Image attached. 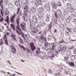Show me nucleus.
I'll use <instances>...</instances> for the list:
<instances>
[{
    "label": "nucleus",
    "instance_id": "3",
    "mask_svg": "<svg viewBox=\"0 0 76 76\" xmlns=\"http://www.w3.org/2000/svg\"><path fill=\"white\" fill-rule=\"evenodd\" d=\"M36 38H37V39H39V40L38 41L39 42H41V43H44V42H46V38L44 37L43 36H41L39 38L38 37V36H37L36 37Z\"/></svg>",
    "mask_w": 76,
    "mask_h": 76
},
{
    "label": "nucleus",
    "instance_id": "16",
    "mask_svg": "<svg viewBox=\"0 0 76 76\" xmlns=\"http://www.w3.org/2000/svg\"><path fill=\"white\" fill-rule=\"evenodd\" d=\"M5 21L7 22L8 25H9V16L8 15L6 17V18L5 20Z\"/></svg>",
    "mask_w": 76,
    "mask_h": 76
},
{
    "label": "nucleus",
    "instance_id": "51",
    "mask_svg": "<svg viewBox=\"0 0 76 76\" xmlns=\"http://www.w3.org/2000/svg\"><path fill=\"white\" fill-rule=\"evenodd\" d=\"M15 16H16V14L14 13L13 14V15L12 16V18H15Z\"/></svg>",
    "mask_w": 76,
    "mask_h": 76
},
{
    "label": "nucleus",
    "instance_id": "34",
    "mask_svg": "<svg viewBox=\"0 0 76 76\" xmlns=\"http://www.w3.org/2000/svg\"><path fill=\"white\" fill-rule=\"evenodd\" d=\"M0 13L1 14V16H2V17H4V15L3 14V13H4V12L3 11V10H1L0 11Z\"/></svg>",
    "mask_w": 76,
    "mask_h": 76
},
{
    "label": "nucleus",
    "instance_id": "60",
    "mask_svg": "<svg viewBox=\"0 0 76 76\" xmlns=\"http://www.w3.org/2000/svg\"><path fill=\"white\" fill-rule=\"evenodd\" d=\"M73 31L74 32H76V26L74 29Z\"/></svg>",
    "mask_w": 76,
    "mask_h": 76
},
{
    "label": "nucleus",
    "instance_id": "64",
    "mask_svg": "<svg viewBox=\"0 0 76 76\" xmlns=\"http://www.w3.org/2000/svg\"><path fill=\"white\" fill-rule=\"evenodd\" d=\"M25 36L26 37V38L27 39L28 38V35L25 34Z\"/></svg>",
    "mask_w": 76,
    "mask_h": 76
},
{
    "label": "nucleus",
    "instance_id": "5",
    "mask_svg": "<svg viewBox=\"0 0 76 76\" xmlns=\"http://www.w3.org/2000/svg\"><path fill=\"white\" fill-rule=\"evenodd\" d=\"M41 29V27H40V25H38L36 28H34V31H32V33L33 34H36L37 33L38 31H40V29Z\"/></svg>",
    "mask_w": 76,
    "mask_h": 76
},
{
    "label": "nucleus",
    "instance_id": "14",
    "mask_svg": "<svg viewBox=\"0 0 76 76\" xmlns=\"http://www.w3.org/2000/svg\"><path fill=\"white\" fill-rule=\"evenodd\" d=\"M32 20L34 25H35L37 24V18H34V17H33L32 18Z\"/></svg>",
    "mask_w": 76,
    "mask_h": 76
},
{
    "label": "nucleus",
    "instance_id": "24",
    "mask_svg": "<svg viewBox=\"0 0 76 76\" xmlns=\"http://www.w3.org/2000/svg\"><path fill=\"white\" fill-rule=\"evenodd\" d=\"M19 45L20 47V48H23L24 51L26 50L25 49V48L24 47V46H23L21 45L20 44H19Z\"/></svg>",
    "mask_w": 76,
    "mask_h": 76
},
{
    "label": "nucleus",
    "instance_id": "19",
    "mask_svg": "<svg viewBox=\"0 0 76 76\" xmlns=\"http://www.w3.org/2000/svg\"><path fill=\"white\" fill-rule=\"evenodd\" d=\"M10 14V13H9V12L8 11V10L7 9H5V15H8L9 16Z\"/></svg>",
    "mask_w": 76,
    "mask_h": 76
},
{
    "label": "nucleus",
    "instance_id": "39",
    "mask_svg": "<svg viewBox=\"0 0 76 76\" xmlns=\"http://www.w3.org/2000/svg\"><path fill=\"white\" fill-rule=\"evenodd\" d=\"M11 47L12 49V50H16V48L13 46L11 45Z\"/></svg>",
    "mask_w": 76,
    "mask_h": 76
},
{
    "label": "nucleus",
    "instance_id": "17",
    "mask_svg": "<svg viewBox=\"0 0 76 76\" xmlns=\"http://www.w3.org/2000/svg\"><path fill=\"white\" fill-rule=\"evenodd\" d=\"M69 13V11L67 9H65L64 12V14L65 15H67Z\"/></svg>",
    "mask_w": 76,
    "mask_h": 76
},
{
    "label": "nucleus",
    "instance_id": "9",
    "mask_svg": "<svg viewBox=\"0 0 76 76\" xmlns=\"http://www.w3.org/2000/svg\"><path fill=\"white\" fill-rule=\"evenodd\" d=\"M30 47L31 48V50L32 51H34L35 50V47L34 46V42H32L30 44Z\"/></svg>",
    "mask_w": 76,
    "mask_h": 76
},
{
    "label": "nucleus",
    "instance_id": "7",
    "mask_svg": "<svg viewBox=\"0 0 76 76\" xmlns=\"http://www.w3.org/2000/svg\"><path fill=\"white\" fill-rule=\"evenodd\" d=\"M66 49H67V48L66 47H64L61 48V49L59 50H58V52L61 54H63V53H64V52L66 51Z\"/></svg>",
    "mask_w": 76,
    "mask_h": 76
},
{
    "label": "nucleus",
    "instance_id": "40",
    "mask_svg": "<svg viewBox=\"0 0 76 76\" xmlns=\"http://www.w3.org/2000/svg\"><path fill=\"white\" fill-rule=\"evenodd\" d=\"M12 51L13 53L14 54H15V53H16V49H14L12 50Z\"/></svg>",
    "mask_w": 76,
    "mask_h": 76
},
{
    "label": "nucleus",
    "instance_id": "27",
    "mask_svg": "<svg viewBox=\"0 0 76 76\" xmlns=\"http://www.w3.org/2000/svg\"><path fill=\"white\" fill-rule=\"evenodd\" d=\"M4 39L5 40V42L6 44V45H8V42L7 41V38L6 39Z\"/></svg>",
    "mask_w": 76,
    "mask_h": 76
},
{
    "label": "nucleus",
    "instance_id": "48",
    "mask_svg": "<svg viewBox=\"0 0 76 76\" xmlns=\"http://www.w3.org/2000/svg\"><path fill=\"white\" fill-rule=\"evenodd\" d=\"M64 42V40H61L60 42H58V43L59 44H61V43H63V42Z\"/></svg>",
    "mask_w": 76,
    "mask_h": 76
},
{
    "label": "nucleus",
    "instance_id": "61",
    "mask_svg": "<svg viewBox=\"0 0 76 76\" xmlns=\"http://www.w3.org/2000/svg\"><path fill=\"white\" fill-rule=\"evenodd\" d=\"M0 72H1V73H6V72L3 71H1Z\"/></svg>",
    "mask_w": 76,
    "mask_h": 76
},
{
    "label": "nucleus",
    "instance_id": "26",
    "mask_svg": "<svg viewBox=\"0 0 76 76\" xmlns=\"http://www.w3.org/2000/svg\"><path fill=\"white\" fill-rule=\"evenodd\" d=\"M66 30L68 31L69 32H72V29L71 28H66Z\"/></svg>",
    "mask_w": 76,
    "mask_h": 76
},
{
    "label": "nucleus",
    "instance_id": "35",
    "mask_svg": "<svg viewBox=\"0 0 76 76\" xmlns=\"http://www.w3.org/2000/svg\"><path fill=\"white\" fill-rule=\"evenodd\" d=\"M0 45H3V40L2 39H1L0 40Z\"/></svg>",
    "mask_w": 76,
    "mask_h": 76
},
{
    "label": "nucleus",
    "instance_id": "62",
    "mask_svg": "<svg viewBox=\"0 0 76 76\" xmlns=\"http://www.w3.org/2000/svg\"><path fill=\"white\" fill-rule=\"evenodd\" d=\"M20 9V8H19L18 9V10H17V13H18L19 12V10Z\"/></svg>",
    "mask_w": 76,
    "mask_h": 76
},
{
    "label": "nucleus",
    "instance_id": "37",
    "mask_svg": "<svg viewBox=\"0 0 76 76\" xmlns=\"http://www.w3.org/2000/svg\"><path fill=\"white\" fill-rule=\"evenodd\" d=\"M56 47H55V46H53L52 48L50 50H52V51H53L54 50H56Z\"/></svg>",
    "mask_w": 76,
    "mask_h": 76
},
{
    "label": "nucleus",
    "instance_id": "47",
    "mask_svg": "<svg viewBox=\"0 0 76 76\" xmlns=\"http://www.w3.org/2000/svg\"><path fill=\"white\" fill-rule=\"evenodd\" d=\"M70 6H71V4H70V3H68L67 4V6L68 7H70Z\"/></svg>",
    "mask_w": 76,
    "mask_h": 76
},
{
    "label": "nucleus",
    "instance_id": "1",
    "mask_svg": "<svg viewBox=\"0 0 76 76\" xmlns=\"http://www.w3.org/2000/svg\"><path fill=\"white\" fill-rule=\"evenodd\" d=\"M28 12V7L27 6H26L25 7L24 9V14L23 17L24 19V20H27L28 19V14H27V13Z\"/></svg>",
    "mask_w": 76,
    "mask_h": 76
},
{
    "label": "nucleus",
    "instance_id": "44",
    "mask_svg": "<svg viewBox=\"0 0 76 76\" xmlns=\"http://www.w3.org/2000/svg\"><path fill=\"white\" fill-rule=\"evenodd\" d=\"M48 45L49 44L48 43L46 42L45 44V47H47V46H48Z\"/></svg>",
    "mask_w": 76,
    "mask_h": 76
},
{
    "label": "nucleus",
    "instance_id": "10",
    "mask_svg": "<svg viewBox=\"0 0 76 76\" xmlns=\"http://www.w3.org/2000/svg\"><path fill=\"white\" fill-rule=\"evenodd\" d=\"M44 7L45 9H46L48 11H50V5L48 4H47L44 6Z\"/></svg>",
    "mask_w": 76,
    "mask_h": 76
},
{
    "label": "nucleus",
    "instance_id": "31",
    "mask_svg": "<svg viewBox=\"0 0 76 76\" xmlns=\"http://www.w3.org/2000/svg\"><path fill=\"white\" fill-rule=\"evenodd\" d=\"M10 20L12 23H14L15 20H14V18H13L11 17L10 18Z\"/></svg>",
    "mask_w": 76,
    "mask_h": 76
},
{
    "label": "nucleus",
    "instance_id": "38",
    "mask_svg": "<svg viewBox=\"0 0 76 76\" xmlns=\"http://www.w3.org/2000/svg\"><path fill=\"white\" fill-rule=\"evenodd\" d=\"M45 20L46 22H49V21H50V19L49 18H45Z\"/></svg>",
    "mask_w": 76,
    "mask_h": 76
},
{
    "label": "nucleus",
    "instance_id": "29",
    "mask_svg": "<svg viewBox=\"0 0 76 76\" xmlns=\"http://www.w3.org/2000/svg\"><path fill=\"white\" fill-rule=\"evenodd\" d=\"M66 54L68 56H70V54H71V52L70 50H68L66 52Z\"/></svg>",
    "mask_w": 76,
    "mask_h": 76
},
{
    "label": "nucleus",
    "instance_id": "52",
    "mask_svg": "<svg viewBox=\"0 0 76 76\" xmlns=\"http://www.w3.org/2000/svg\"><path fill=\"white\" fill-rule=\"evenodd\" d=\"M56 71H57V72L58 73H61V70H56Z\"/></svg>",
    "mask_w": 76,
    "mask_h": 76
},
{
    "label": "nucleus",
    "instance_id": "59",
    "mask_svg": "<svg viewBox=\"0 0 76 76\" xmlns=\"http://www.w3.org/2000/svg\"><path fill=\"white\" fill-rule=\"evenodd\" d=\"M67 74L68 75H70V72H69V71H68V72H67Z\"/></svg>",
    "mask_w": 76,
    "mask_h": 76
},
{
    "label": "nucleus",
    "instance_id": "41",
    "mask_svg": "<svg viewBox=\"0 0 76 76\" xmlns=\"http://www.w3.org/2000/svg\"><path fill=\"white\" fill-rule=\"evenodd\" d=\"M65 34L66 35H67V36H69V35H70V34H69V33L68 32H65Z\"/></svg>",
    "mask_w": 76,
    "mask_h": 76
},
{
    "label": "nucleus",
    "instance_id": "45",
    "mask_svg": "<svg viewBox=\"0 0 76 76\" xmlns=\"http://www.w3.org/2000/svg\"><path fill=\"white\" fill-rule=\"evenodd\" d=\"M47 47L48 49H50V48H51V45H50L49 44L48 45V46H47Z\"/></svg>",
    "mask_w": 76,
    "mask_h": 76
},
{
    "label": "nucleus",
    "instance_id": "63",
    "mask_svg": "<svg viewBox=\"0 0 76 76\" xmlns=\"http://www.w3.org/2000/svg\"><path fill=\"white\" fill-rule=\"evenodd\" d=\"M70 49H72V48H73V46H70V48H69Z\"/></svg>",
    "mask_w": 76,
    "mask_h": 76
},
{
    "label": "nucleus",
    "instance_id": "2",
    "mask_svg": "<svg viewBox=\"0 0 76 76\" xmlns=\"http://www.w3.org/2000/svg\"><path fill=\"white\" fill-rule=\"evenodd\" d=\"M17 29L18 30V31H20V33L19 31L18 30H16V32L18 33V34L20 36L21 35L23 37V38L24 39L25 41H26V39H25V36L24 35V34L23 33H22V29L20 28L18 26H16Z\"/></svg>",
    "mask_w": 76,
    "mask_h": 76
},
{
    "label": "nucleus",
    "instance_id": "54",
    "mask_svg": "<svg viewBox=\"0 0 76 76\" xmlns=\"http://www.w3.org/2000/svg\"><path fill=\"white\" fill-rule=\"evenodd\" d=\"M74 53L75 54H76V49H75L74 50Z\"/></svg>",
    "mask_w": 76,
    "mask_h": 76
},
{
    "label": "nucleus",
    "instance_id": "50",
    "mask_svg": "<svg viewBox=\"0 0 76 76\" xmlns=\"http://www.w3.org/2000/svg\"><path fill=\"white\" fill-rule=\"evenodd\" d=\"M4 20V19L3 18H1L0 20V22H2Z\"/></svg>",
    "mask_w": 76,
    "mask_h": 76
},
{
    "label": "nucleus",
    "instance_id": "30",
    "mask_svg": "<svg viewBox=\"0 0 76 76\" xmlns=\"http://www.w3.org/2000/svg\"><path fill=\"white\" fill-rule=\"evenodd\" d=\"M31 11L33 13H35L36 12V10L34 8H33L31 9Z\"/></svg>",
    "mask_w": 76,
    "mask_h": 76
},
{
    "label": "nucleus",
    "instance_id": "18",
    "mask_svg": "<svg viewBox=\"0 0 76 76\" xmlns=\"http://www.w3.org/2000/svg\"><path fill=\"white\" fill-rule=\"evenodd\" d=\"M52 54L54 56H57L58 54V52L57 51L53 50L52 52Z\"/></svg>",
    "mask_w": 76,
    "mask_h": 76
},
{
    "label": "nucleus",
    "instance_id": "25",
    "mask_svg": "<svg viewBox=\"0 0 76 76\" xmlns=\"http://www.w3.org/2000/svg\"><path fill=\"white\" fill-rule=\"evenodd\" d=\"M70 59L72 61H73L75 59V56H72L70 58Z\"/></svg>",
    "mask_w": 76,
    "mask_h": 76
},
{
    "label": "nucleus",
    "instance_id": "8",
    "mask_svg": "<svg viewBox=\"0 0 76 76\" xmlns=\"http://www.w3.org/2000/svg\"><path fill=\"white\" fill-rule=\"evenodd\" d=\"M44 10V8L43 7H40L39 8V14L41 16V17H42V18H43L44 17V15H42L43 14H42V12H43V11Z\"/></svg>",
    "mask_w": 76,
    "mask_h": 76
},
{
    "label": "nucleus",
    "instance_id": "55",
    "mask_svg": "<svg viewBox=\"0 0 76 76\" xmlns=\"http://www.w3.org/2000/svg\"><path fill=\"white\" fill-rule=\"evenodd\" d=\"M59 45V46H60L58 47V48H60V49H61V47H62V45H60V44Z\"/></svg>",
    "mask_w": 76,
    "mask_h": 76
},
{
    "label": "nucleus",
    "instance_id": "20",
    "mask_svg": "<svg viewBox=\"0 0 76 76\" xmlns=\"http://www.w3.org/2000/svg\"><path fill=\"white\" fill-rule=\"evenodd\" d=\"M15 4L18 7H19L20 5L19 1H16L15 2Z\"/></svg>",
    "mask_w": 76,
    "mask_h": 76
},
{
    "label": "nucleus",
    "instance_id": "4",
    "mask_svg": "<svg viewBox=\"0 0 76 76\" xmlns=\"http://www.w3.org/2000/svg\"><path fill=\"white\" fill-rule=\"evenodd\" d=\"M55 15L56 18L57 19V17L60 18L61 16V12L60 9H58L56 11V12L55 13Z\"/></svg>",
    "mask_w": 76,
    "mask_h": 76
},
{
    "label": "nucleus",
    "instance_id": "36",
    "mask_svg": "<svg viewBox=\"0 0 76 76\" xmlns=\"http://www.w3.org/2000/svg\"><path fill=\"white\" fill-rule=\"evenodd\" d=\"M58 6H61V3L60 2H59L57 3Z\"/></svg>",
    "mask_w": 76,
    "mask_h": 76
},
{
    "label": "nucleus",
    "instance_id": "28",
    "mask_svg": "<svg viewBox=\"0 0 76 76\" xmlns=\"http://www.w3.org/2000/svg\"><path fill=\"white\" fill-rule=\"evenodd\" d=\"M52 39V36L51 35H49L48 39V41H50V40H51V39Z\"/></svg>",
    "mask_w": 76,
    "mask_h": 76
},
{
    "label": "nucleus",
    "instance_id": "32",
    "mask_svg": "<svg viewBox=\"0 0 76 76\" xmlns=\"http://www.w3.org/2000/svg\"><path fill=\"white\" fill-rule=\"evenodd\" d=\"M45 24L44 22H42L40 23V26H45Z\"/></svg>",
    "mask_w": 76,
    "mask_h": 76
},
{
    "label": "nucleus",
    "instance_id": "42",
    "mask_svg": "<svg viewBox=\"0 0 76 76\" xmlns=\"http://www.w3.org/2000/svg\"><path fill=\"white\" fill-rule=\"evenodd\" d=\"M68 59L69 58L67 57H64V60H65V61H67Z\"/></svg>",
    "mask_w": 76,
    "mask_h": 76
},
{
    "label": "nucleus",
    "instance_id": "15",
    "mask_svg": "<svg viewBox=\"0 0 76 76\" xmlns=\"http://www.w3.org/2000/svg\"><path fill=\"white\" fill-rule=\"evenodd\" d=\"M16 23L18 25V27H19L20 26H19V21H20V18L19 17H18L16 20Z\"/></svg>",
    "mask_w": 76,
    "mask_h": 76
},
{
    "label": "nucleus",
    "instance_id": "23",
    "mask_svg": "<svg viewBox=\"0 0 76 76\" xmlns=\"http://www.w3.org/2000/svg\"><path fill=\"white\" fill-rule=\"evenodd\" d=\"M10 26L11 28H12L13 30H15V25L12 23H11L10 24Z\"/></svg>",
    "mask_w": 76,
    "mask_h": 76
},
{
    "label": "nucleus",
    "instance_id": "43",
    "mask_svg": "<svg viewBox=\"0 0 76 76\" xmlns=\"http://www.w3.org/2000/svg\"><path fill=\"white\" fill-rule=\"evenodd\" d=\"M48 74H52L53 73V72L51 70H50L48 72Z\"/></svg>",
    "mask_w": 76,
    "mask_h": 76
},
{
    "label": "nucleus",
    "instance_id": "46",
    "mask_svg": "<svg viewBox=\"0 0 76 76\" xmlns=\"http://www.w3.org/2000/svg\"><path fill=\"white\" fill-rule=\"evenodd\" d=\"M50 17V15L48 14H47L46 15V16L45 18H49Z\"/></svg>",
    "mask_w": 76,
    "mask_h": 76
},
{
    "label": "nucleus",
    "instance_id": "53",
    "mask_svg": "<svg viewBox=\"0 0 76 76\" xmlns=\"http://www.w3.org/2000/svg\"><path fill=\"white\" fill-rule=\"evenodd\" d=\"M4 3L5 4H7V0H5L4 1Z\"/></svg>",
    "mask_w": 76,
    "mask_h": 76
},
{
    "label": "nucleus",
    "instance_id": "22",
    "mask_svg": "<svg viewBox=\"0 0 76 76\" xmlns=\"http://www.w3.org/2000/svg\"><path fill=\"white\" fill-rule=\"evenodd\" d=\"M69 10L71 13H73L74 11V8L72 7H70L69 8Z\"/></svg>",
    "mask_w": 76,
    "mask_h": 76
},
{
    "label": "nucleus",
    "instance_id": "58",
    "mask_svg": "<svg viewBox=\"0 0 76 76\" xmlns=\"http://www.w3.org/2000/svg\"><path fill=\"white\" fill-rule=\"evenodd\" d=\"M36 53L37 54H40V52L37 51L36 52Z\"/></svg>",
    "mask_w": 76,
    "mask_h": 76
},
{
    "label": "nucleus",
    "instance_id": "12",
    "mask_svg": "<svg viewBox=\"0 0 76 76\" xmlns=\"http://www.w3.org/2000/svg\"><path fill=\"white\" fill-rule=\"evenodd\" d=\"M72 19V18L71 16H69L66 19V22L67 23H69L70 21H71V19Z\"/></svg>",
    "mask_w": 76,
    "mask_h": 76
},
{
    "label": "nucleus",
    "instance_id": "21",
    "mask_svg": "<svg viewBox=\"0 0 76 76\" xmlns=\"http://www.w3.org/2000/svg\"><path fill=\"white\" fill-rule=\"evenodd\" d=\"M48 54L49 56H51V55H52L53 54V50L50 49L49 51L48 52Z\"/></svg>",
    "mask_w": 76,
    "mask_h": 76
},
{
    "label": "nucleus",
    "instance_id": "56",
    "mask_svg": "<svg viewBox=\"0 0 76 76\" xmlns=\"http://www.w3.org/2000/svg\"><path fill=\"white\" fill-rule=\"evenodd\" d=\"M3 0H1L0 1V6L1 5V4L2 3V2H3Z\"/></svg>",
    "mask_w": 76,
    "mask_h": 76
},
{
    "label": "nucleus",
    "instance_id": "49",
    "mask_svg": "<svg viewBox=\"0 0 76 76\" xmlns=\"http://www.w3.org/2000/svg\"><path fill=\"white\" fill-rule=\"evenodd\" d=\"M31 29H34V26H33L32 25H31L30 26Z\"/></svg>",
    "mask_w": 76,
    "mask_h": 76
},
{
    "label": "nucleus",
    "instance_id": "13",
    "mask_svg": "<svg viewBox=\"0 0 76 76\" xmlns=\"http://www.w3.org/2000/svg\"><path fill=\"white\" fill-rule=\"evenodd\" d=\"M41 4V0H36L35 1V4L36 5H39Z\"/></svg>",
    "mask_w": 76,
    "mask_h": 76
},
{
    "label": "nucleus",
    "instance_id": "6",
    "mask_svg": "<svg viewBox=\"0 0 76 76\" xmlns=\"http://www.w3.org/2000/svg\"><path fill=\"white\" fill-rule=\"evenodd\" d=\"M20 26L23 31H26V26H26V23L25 22H23L20 23Z\"/></svg>",
    "mask_w": 76,
    "mask_h": 76
},
{
    "label": "nucleus",
    "instance_id": "11",
    "mask_svg": "<svg viewBox=\"0 0 76 76\" xmlns=\"http://www.w3.org/2000/svg\"><path fill=\"white\" fill-rule=\"evenodd\" d=\"M51 4L53 7L56 9H57V4L55 3L54 2H52L51 3Z\"/></svg>",
    "mask_w": 76,
    "mask_h": 76
},
{
    "label": "nucleus",
    "instance_id": "33",
    "mask_svg": "<svg viewBox=\"0 0 76 76\" xmlns=\"http://www.w3.org/2000/svg\"><path fill=\"white\" fill-rule=\"evenodd\" d=\"M69 64L70 65V66H75V64H74V63L73 62H70L69 63Z\"/></svg>",
    "mask_w": 76,
    "mask_h": 76
},
{
    "label": "nucleus",
    "instance_id": "57",
    "mask_svg": "<svg viewBox=\"0 0 76 76\" xmlns=\"http://www.w3.org/2000/svg\"><path fill=\"white\" fill-rule=\"evenodd\" d=\"M61 76V75L58 73L56 74V76Z\"/></svg>",
    "mask_w": 76,
    "mask_h": 76
}]
</instances>
